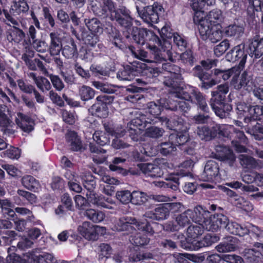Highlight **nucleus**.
Instances as JSON below:
<instances>
[{"label": "nucleus", "instance_id": "nucleus-1", "mask_svg": "<svg viewBox=\"0 0 263 263\" xmlns=\"http://www.w3.org/2000/svg\"><path fill=\"white\" fill-rule=\"evenodd\" d=\"M132 36L134 42L137 44L144 45L146 44L155 62L160 63L169 60L174 62L172 52L170 50H160L157 45H161L162 41L153 31L134 27L133 28Z\"/></svg>", "mask_w": 263, "mask_h": 263}, {"label": "nucleus", "instance_id": "nucleus-2", "mask_svg": "<svg viewBox=\"0 0 263 263\" xmlns=\"http://www.w3.org/2000/svg\"><path fill=\"white\" fill-rule=\"evenodd\" d=\"M229 91L227 84L218 85L215 90L211 92L210 105L216 116L221 119L227 118L232 110L230 94L227 96Z\"/></svg>", "mask_w": 263, "mask_h": 263}, {"label": "nucleus", "instance_id": "nucleus-3", "mask_svg": "<svg viewBox=\"0 0 263 263\" xmlns=\"http://www.w3.org/2000/svg\"><path fill=\"white\" fill-rule=\"evenodd\" d=\"M218 60L206 59L200 62V64L193 68V76L201 81L199 85L202 89L207 90L217 84L214 79H212L213 71L211 68L216 66Z\"/></svg>", "mask_w": 263, "mask_h": 263}, {"label": "nucleus", "instance_id": "nucleus-4", "mask_svg": "<svg viewBox=\"0 0 263 263\" xmlns=\"http://www.w3.org/2000/svg\"><path fill=\"white\" fill-rule=\"evenodd\" d=\"M189 135L186 133H174L170 135L167 142L161 143L159 150L161 154L167 156L176 151V146L184 144L189 140Z\"/></svg>", "mask_w": 263, "mask_h": 263}, {"label": "nucleus", "instance_id": "nucleus-5", "mask_svg": "<svg viewBox=\"0 0 263 263\" xmlns=\"http://www.w3.org/2000/svg\"><path fill=\"white\" fill-rule=\"evenodd\" d=\"M184 239L180 241L181 247L186 250L193 251L198 250L199 249L207 247L212 245V244L217 242L220 239L218 235L215 234H208L204 236L202 239L200 240L187 239L184 238L182 234L179 235L178 237Z\"/></svg>", "mask_w": 263, "mask_h": 263}, {"label": "nucleus", "instance_id": "nucleus-6", "mask_svg": "<svg viewBox=\"0 0 263 263\" xmlns=\"http://www.w3.org/2000/svg\"><path fill=\"white\" fill-rule=\"evenodd\" d=\"M136 9L138 15L144 22L152 25L158 22L163 7L160 4L156 3L153 5L141 7L136 4Z\"/></svg>", "mask_w": 263, "mask_h": 263}, {"label": "nucleus", "instance_id": "nucleus-7", "mask_svg": "<svg viewBox=\"0 0 263 263\" xmlns=\"http://www.w3.org/2000/svg\"><path fill=\"white\" fill-rule=\"evenodd\" d=\"M109 18L125 29H129L133 25V19L131 16V12L123 5L119 6L113 13L109 15Z\"/></svg>", "mask_w": 263, "mask_h": 263}, {"label": "nucleus", "instance_id": "nucleus-8", "mask_svg": "<svg viewBox=\"0 0 263 263\" xmlns=\"http://www.w3.org/2000/svg\"><path fill=\"white\" fill-rule=\"evenodd\" d=\"M236 112L239 118L250 115L254 119H261L260 114L263 113V107L262 105H252L245 102H239L236 104Z\"/></svg>", "mask_w": 263, "mask_h": 263}, {"label": "nucleus", "instance_id": "nucleus-9", "mask_svg": "<svg viewBox=\"0 0 263 263\" xmlns=\"http://www.w3.org/2000/svg\"><path fill=\"white\" fill-rule=\"evenodd\" d=\"M190 175V172L181 170L176 173L171 174L165 178L166 181H158L156 185L159 187L169 188L174 191L179 190V180L184 177Z\"/></svg>", "mask_w": 263, "mask_h": 263}, {"label": "nucleus", "instance_id": "nucleus-10", "mask_svg": "<svg viewBox=\"0 0 263 263\" xmlns=\"http://www.w3.org/2000/svg\"><path fill=\"white\" fill-rule=\"evenodd\" d=\"M161 125L165 126L167 129L175 131V133L182 132L186 133V127L184 126L185 121L178 115L173 114L171 115L170 119L166 117H159V122Z\"/></svg>", "mask_w": 263, "mask_h": 263}, {"label": "nucleus", "instance_id": "nucleus-11", "mask_svg": "<svg viewBox=\"0 0 263 263\" xmlns=\"http://www.w3.org/2000/svg\"><path fill=\"white\" fill-rule=\"evenodd\" d=\"M248 52L245 50V44L243 43L232 48L226 55L227 61L234 63L239 61V68H243L246 62Z\"/></svg>", "mask_w": 263, "mask_h": 263}, {"label": "nucleus", "instance_id": "nucleus-12", "mask_svg": "<svg viewBox=\"0 0 263 263\" xmlns=\"http://www.w3.org/2000/svg\"><path fill=\"white\" fill-rule=\"evenodd\" d=\"M215 149V152L212 153L214 158L230 166H233L236 161V157L232 150L223 145H216Z\"/></svg>", "mask_w": 263, "mask_h": 263}, {"label": "nucleus", "instance_id": "nucleus-13", "mask_svg": "<svg viewBox=\"0 0 263 263\" xmlns=\"http://www.w3.org/2000/svg\"><path fill=\"white\" fill-rule=\"evenodd\" d=\"M29 10V7L25 2H20L15 3L11 7L9 11L4 9L3 13L5 18L8 21L11 23L14 26H18V22L13 16H16L20 14L21 12H26Z\"/></svg>", "mask_w": 263, "mask_h": 263}, {"label": "nucleus", "instance_id": "nucleus-14", "mask_svg": "<svg viewBox=\"0 0 263 263\" xmlns=\"http://www.w3.org/2000/svg\"><path fill=\"white\" fill-rule=\"evenodd\" d=\"M219 165L214 160H209L205 164L201 178L204 181H212L219 177Z\"/></svg>", "mask_w": 263, "mask_h": 263}, {"label": "nucleus", "instance_id": "nucleus-15", "mask_svg": "<svg viewBox=\"0 0 263 263\" xmlns=\"http://www.w3.org/2000/svg\"><path fill=\"white\" fill-rule=\"evenodd\" d=\"M211 216L208 210L201 205L195 206L192 210V220L195 223L205 225V227L210 222Z\"/></svg>", "mask_w": 263, "mask_h": 263}, {"label": "nucleus", "instance_id": "nucleus-16", "mask_svg": "<svg viewBox=\"0 0 263 263\" xmlns=\"http://www.w3.org/2000/svg\"><path fill=\"white\" fill-rule=\"evenodd\" d=\"M81 39L84 44L91 47H96V45L99 50L96 49V51H101L104 48L102 43L100 42V37L92 32L86 30L85 28L81 29Z\"/></svg>", "mask_w": 263, "mask_h": 263}, {"label": "nucleus", "instance_id": "nucleus-17", "mask_svg": "<svg viewBox=\"0 0 263 263\" xmlns=\"http://www.w3.org/2000/svg\"><path fill=\"white\" fill-rule=\"evenodd\" d=\"M141 72V66L133 64L126 65L117 74L118 79L123 81H131Z\"/></svg>", "mask_w": 263, "mask_h": 263}, {"label": "nucleus", "instance_id": "nucleus-18", "mask_svg": "<svg viewBox=\"0 0 263 263\" xmlns=\"http://www.w3.org/2000/svg\"><path fill=\"white\" fill-rule=\"evenodd\" d=\"M208 225L205 230L207 231H215L220 228L226 229L229 222L228 217L222 214H217L211 215Z\"/></svg>", "mask_w": 263, "mask_h": 263}, {"label": "nucleus", "instance_id": "nucleus-19", "mask_svg": "<svg viewBox=\"0 0 263 263\" xmlns=\"http://www.w3.org/2000/svg\"><path fill=\"white\" fill-rule=\"evenodd\" d=\"M159 122V117H148L144 114H139L130 121V125L139 128L142 130L149 125H154Z\"/></svg>", "mask_w": 263, "mask_h": 263}, {"label": "nucleus", "instance_id": "nucleus-20", "mask_svg": "<svg viewBox=\"0 0 263 263\" xmlns=\"http://www.w3.org/2000/svg\"><path fill=\"white\" fill-rule=\"evenodd\" d=\"M98 226H94L90 222L85 221L80 226L78 230L80 234L86 239L88 240H96L98 238L97 229Z\"/></svg>", "mask_w": 263, "mask_h": 263}, {"label": "nucleus", "instance_id": "nucleus-21", "mask_svg": "<svg viewBox=\"0 0 263 263\" xmlns=\"http://www.w3.org/2000/svg\"><path fill=\"white\" fill-rule=\"evenodd\" d=\"M179 66L173 64L168 71L170 73L171 76L165 78L163 81L164 85L168 87L173 86V85L174 86H176L178 82H182L183 78Z\"/></svg>", "mask_w": 263, "mask_h": 263}, {"label": "nucleus", "instance_id": "nucleus-22", "mask_svg": "<svg viewBox=\"0 0 263 263\" xmlns=\"http://www.w3.org/2000/svg\"><path fill=\"white\" fill-rule=\"evenodd\" d=\"M147 107L149 114L153 116V117H158L162 110L165 108L170 109V103L165 98H161L157 101H152L147 103Z\"/></svg>", "mask_w": 263, "mask_h": 263}, {"label": "nucleus", "instance_id": "nucleus-23", "mask_svg": "<svg viewBox=\"0 0 263 263\" xmlns=\"http://www.w3.org/2000/svg\"><path fill=\"white\" fill-rule=\"evenodd\" d=\"M143 216L145 218L151 220L161 221L167 219L170 215L164 203L160 204L153 211L146 212Z\"/></svg>", "mask_w": 263, "mask_h": 263}, {"label": "nucleus", "instance_id": "nucleus-24", "mask_svg": "<svg viewBox=\"0 0 263 263\" xmlns=\"http://www.w3.org/2000/svg\"><path fill=\"white\" fill-rule=\"evenodd\" d=\"M136 222V218L130 216H123L117 221L115 227L118 231H126L127 233H133L136 229L134 227Z\"/></svg>", "mask_w": 263, "mask_h": 263}, {"label": "nucleus", "instance_id": "nucleus-25", "mask_svg": "<svg viewBox=\"0 0 263 263\" xmlns=\"http://www.w3.org/2000/svg\"><path fill=\"white\" fill-rule=\"evenodd\" d=\"M66 139L72 151L82 152L86 149V144L83 143L76 132H70L68 133L66 136Z\"/></svg>", "mask_w": 263, "mask_h": 263}, {"label": "nucleus", "instance_id": "nucleus-26", "mask_svg": "<svg viewBox=\"0 0 263 263\" xmlns=\"http://www.w3.org/2000/svg\"><path fill=\"white\" fill-rule=\"evenodd\" d=\"M102 2L100 8H98L94 10L95 14L100 17L105 18L109 17V15L117 9L116 4L112 0H102Z\"/></svg>", "mask_w": 263, "mask_h": 263}, {"label": "nucleus", "instance_id": "nucleus-27", "mask_svg": "<svg viewBox=\"0 0 263 263\" xmlns=\"http://www.w3.org/2000/svg\"><path fill=\"white\" fill-rule=\"evenodd\" d=\"M138 166L143 174L152 178L160 177L163 174L162 170L156 164L141 163Z\"/></svg>", "mask_w": 263, "mask_h": 263}, {"label": "nucleus", "instance_id": "nucleus-28", "mask_svg": "<svg viewBox=\"0 0 263 263\" xmlns=\"http://www.w3.org/2000/svg\"><path fill=\"white\" fill-rule=\"evenodd\" d=\"M192 99L191 101L195 103L198 108L204 112L208 113L209 111V108L208 106L205 95L197 89H193L191 90Z\"/></svg>", "mask_w": 263, "mask_h": 263}, {"label": "nucleus", "instance_id": "nucleus-29", "mask_svg": "<svg viewBox=\"0 0 263 263\" xmlns=\"http://www.w3.org/2000/svg\"><path fill=\"white\" fill-rule=\"evenodd\" d=\"M87 200L90 203L99 207L104 208L106 209H111L110 205L108 204L110 202L108 198H105L102 196H99L95 193H86Z\"/></svg>", "mask_w": 263, "mask_h": 263}, {"label": "nucleus", "instance_id": "nucleus-30", "mask_svg": "<svg viewBox=\"0 0 263 263\" xmlns=\"http://www.w3.org/2000/svg\"><path fill=\"white\" fill-rule=\"evenodd\" d=\"M17 117L16 123L23 131L29 133L33 130L34 122L30 117L21 112L17 114Z\"/></svg>", "mask_w": 263, "mask_h": 263}, {"label": "nucleus", "instance_id": "nucleus-31", "mask_svg": "<svg viewBox=\"0 0 263 263\" xmlns=\"http://www.w3.org/2000/svg\"><path fill=\"white\" fill-rule=\"evenodd\" d=\"M89 112L92 116L105 118L108 115V108L105 104L97 101L89 109Z\"/></svg>", "mask_w": 263, "mask_h": 263}, {"label": "nucleus", "instance_id": "nucleus-32", "mask_svg": "<svg viewBox=\"0 0 263 263\" xmlns=\"http://www.w3.org/2000/svg\"><path fill=\"white\" fill-rule=\"evenodd\" d=\"M59 35L57 32H51L49 34L51 42L49 47V51L51 55L59 54L62 50V42Z\"/></svg>", "mask_w": 263, "mask_h": 263}, {"label": "nucleus", "instance_id": "nucleus-33", "mask_svg": "<svg viewBox=\"0 0 263 263\" xmlns=\"http://www.w3.org/2000/svg\"><path fill=\"white\" fill-rule=\"evenodd\" d=\"M226 229L230 233L239 236H243L245 235L248 234L249 232L247 227L242 226L234 221H229Z\"/></svg>", "mask_w": 263, "mask_h": 263}, {"label": "nucleus", "instance_id": "nucleus-34", "mask_svg": "<svg viewBox=\"0 0 263 263\" xmlns=\"http://www.w3.org/2000/svg\"><path fill=\"white\" fill-rule=\"evenodd\" d=\"M235 238L228 237L224 240L216 247V250L219 253H225L234 251L237 248Z\"/></svg>", "mask_w": 263, "mask_h": 263}, {"label": "nucleus", "instance_id": "nucleus-35", "mask_svg": "<svg viewBox=\"0 0 263 263\" xmlns=\"http://www.w3.org/2000/svg\"><path fill=\"white\" fill-rule=\"evenodd\" d=\"M6 36L9 42L19 43L25 37V33L18 27L13 26L7 31Z\"/></svg>", "mask_w": 263, "mask_h": 263}, {"label": "nucleus", "instance_id": "nucleus-36", "mask_svg": "<svg viewBox=\"0 0 263 263\" xmlns=\"http://www.w3.org/2000/svg\"><path fill=\"white\" fill-rule=\"evenodd\" d=\"M182 82H178L176 86H171L168 87L170 88L169 89L170 93L173 96L183 99L186 101H191L192 99L191 92H188L187 91L182 88L180 87V84Z\"/></svg>", "mask_w": 263, "mask_h": 263}, {"label": "nucleus", "instance_id": "nucleus-37", "mask_svg": "<svg viewBox=\"0 0 263 263\" xmlns=\"http://www.w3.org/2000/svg\"><path fill=\"white\" fill-rule=\"evenodd\" d=\"M11 250V248L9 247L7 251L9 255L6 258L7 263H30L29 261L32 260L31 252H27L24 254L23 258H22L16 254H10V252Z\"/></svg>", "mask_w": 263, "mask_h": 263}, {"label": "nucleus", "instance_id": "nucleus-38", "mask_svg": "<svg viewBox=\"0 0 263 263\" xmlns=\"http://www.w3.org/2000/svg\"><path fill=\"white\" fill-rule=\"evenodd\" d=\"M260 4L258 0H255V2H253V7L248 8L247 13L256 22L261 20L263 24V12L261 11Z\"/></svg>", "mask_w": 263, "mask_h": 263}, {"label": "nucleus", "instance_id": "nucleus-39", "mask_svg": "<svg viewBox=\"0 0 263 263\" xmlns=\"http://www.w3.org/2000/svg\"><path fill=\"white\" fill-rule=\"evenodd\" d=\"M223 32L227 36L239 37L243 35L244 28L242 25L234 23L226 27Z\"/></svg>", "mask_w": 263, "mask_h": 263}, {"label": "nucleus", "instance_id": "nucleus-40", "mask_svg": "<svg viewBox=\"0 0 263 263\" xmlns=\"http://www.w3.org/2000/svg\"><path fill=\"white\" fill-rule=\"evenodd\" d=\"M62 54L67 59L78 57V51L77 44L73 39H71L68 44L62 48Z\"/></svg>", "mask_w": 263, "mask_h": 263}, {"label": "nucleus", "instance_id": "nucleus-41", "mask_svg": "<svg viewBox=\"0 0 263 263\" xmlns=\"http://www.w3.org/2000/svg\"><path fill=\"white\" fill-rule=\"evenodd\" d=\"M244 256L249 263H262L263 253L255 249L246 250Z\"/></svg>", "mask_w": 263, "mask_h": 263}, {"label": "nucleus", "instance_id": "nucleus-42", "mask_svg": "<svg viewBox=\"0 0 263 263\" xmlns=\"http://www.w3.org/2000/svg\"><path fill=\"white\" fill-rule=\"evenodd\" d=\"M250 54L258 59L263 55V37L260 40H255L249 45Z\"/></svg>", "mask_w": 263, "mask_h": 263}, {"label": "nucleus", "instance_id": "nucleus-43", "mask_svg": "<svg viewBox=\"0 0 263 263\" xmlns=\"http://www.w3.org/2000/svg\"><path fill=\"white\" fill-rule=\"evenodd\" d=\"M84 22L90 32L100 34L103 32V24L97 18L93 17L91 19L85 18Z\"/></svg>", "mask_w": 263, "mask_h": 263}, {"label": "nucleus", "instance_id": "nucleus-44", "mask_svg": "<svg viewBox=\"0 0 263 263\" xmlns=\"http://www.w3.org/2000/svg\"><path fill=\"white\" fill-rule=\"evenodd\" d=\"M153 255L149 252L143 253L136 250H130L127 257V262H137L140 260L153 258Z\"/></svg>", "mask_w": 263, "mask_h": 263}, {"label": "nucleus", "instance_id": "nucleus-45", "mask_svg": "<svg viewBox=\"0 0 263 263\" xmlns=\"http://www.w3.org/2000/svg\"><path fill=\"white\" fill-rule=\"evenodd\" d=\"M32 259L29 261L30 263H41L45 261L46 263H57V260L53 254L44 253L38 255L32 253Z\"/></svg>", "mask_w": 263, "mask_h": 263}, {"label": "nucleus", "instance_id": "nucleus-46", "mask_svg": "<svg viewBox=\"0 0 263 263\" xmlns=\"http://www.w3.org/2000/svg\"><path fill=\"white\" fill-rule=\"evenodd\" d=\"M214 27L215 25L209 23L206 20L201 21V24L198 25V30L201 39L203 41L207 40Z\"/></svg>", "mask_w": 263, "mask_h": 263}, {"label": "nucleus", "instance_id": "nucleus-47", "mask_svg": "<svg viewBox=\"0 0 263 263\" xmlns=\"http://www.w3.org/2000/svg\"><path fill=\"white\" fill-rule=\"evenodd\" d=\"M78 95L82 101H88L95 97V91L90 86L83 85L79 87Z\"/></svg>", "mask_w": 263, "mask_h": 263}, {"label": "nucleus", "instance_id": "nucleus-48", "mask_svg": "<svg viewBox=\"0 0 263 263\" xmlns=\"http://www.w3.org/2000/svg\"><path fill=\"white\" fill-rule=\"evenodd\" d=\"M21 182L25 188L33 192H35L40 187L39 182L30 175H26L22 177Z\"/></svg>", "mask_w": 263, "mask_h": 263}, {"label": "nucleus", "instance_id": "nucleus-49", "mask_svg": "<svg viewBox=\"0 0 263 263\" xmlns=\"http://www.w3.org/2000/svg\"><path fill=\"white\" fill-rule=\"evenodd\" d=\"M161 37L162 40H160L162 41L161 45H157V47H161L162 49L161 50H165L164 49L163 46L167 43V39H174V35L177 34V33H175L173 31V30L171 28V27L168 25H165L163 26L161 31L159 32Z\"/></svg>", "mask_w": 263, "mask_h": 263}, {"label": "nucleus", "instance_id": "nucleus-50", "mask_svg": "<svg viewBox=\"0 0 263 263\" xmlns=\"http://www.w3.org/2000/svg\"><path fill=\"white\" fill-rule=\"evenodd\" d=\"M238 160L241 165L245 168L254 169L258 166L256 160L251 156L241 154L239 156Z\"/></svg>", "mask_w": 263, "mask_h": 263}, {"label": "nucleus", "instance_id": "nucleus-51", "mask_svg": "<svg viewBox=\"0 0 263 263\" xmlns=\"http://www.w3.org/2000/svg\"><path fill=\"white\" fill-rule=\"evenodd\" d=\"M204 229H205V225L200 223L190 226L186 231L188 237L196 238L201 235L203 233Z\"/></svg>", "mask_w": 263, "mask_h": 263}, {"label": "nucleus", "instance_id": "nucleus-52", "mask_svg": "<svg viewBox=\"0 0 263 263\" xmlns=\"http://www.w3.org/2000/svg\"><path fill=\"white\" fill-rule=\"evenodd\" d=\"M84 215L96 223L102 221L105 217L103 212L92 209L87 210L85 212Z\"/></svg>", "mask_w": 263, "mask_h": 263}, {"label": "nucleus", "instance_id": "nucleus-53", "mask_svg": "<svg viewBox=\"0 0 263 263\" xmlns=\"http://www.w3.org/2000/svg\"><path fill=\"white\" fill-rule=\"evenodd\" d=\"M170 103V110L179 111L180 112L186 113L187 112L191 109V106L189 102L184 101H180L178 102H175L174 104Z\"/></svg>", "mask_w": 263, "mask_h": 263}, {"label": "nucleus", "instance_id": "nucleus-54", "mask_svg": "<svg viewBox=\"0 0 263 263\" xmlns=\"http://www.w3.org/2000/svg\"><path fill=\"white\" fill-rule=\"evenodd\" d=\"M223 20V15L222 11L218 9H214L210 11L206 16V20L209 21V23L219 24Z\"/></svg>", "mask_w": 263, "mask_h": 263}, {"label": "nucleus", "instance_id": "nucleus-55", "mask_svg": "<svg viewBox=\"0 0 263 263\" xmlns=\"http://www.w3.org/2000/svg\"><path fill=\"white\" fill-rule=\"evenodd\" d=\"M125 161V159L120 157L114 158L112 163L109 165V168L110 171L115 172L118 174H121L122 175L125 176L127 174V170L118 165L119 164L123 163Z\"/></svg>", "mask_w": 263, "mask_h": 263}, {"label": "nucleus", "instance_id": "nucleus-56", "mask_svg": "<svg viewBox=\"0 0 263 263\" xmlns=\"http://www.w3.org/2000/svg\"><path fill=\"white\" fill-rule=\"evenodd\" d=\"M147 194L143 192L134 191L132 194L131 203L135 205H142L147 201Z\"/></svg>", "mask_w": 263, "mask_h": 263}, {"label": "nucleus", "instance_id": "nucleus-57", "mask_svg": "<svg viewBox=\"0 0 263 263\" xmlns=\"http://www.w3.org/2000/svg\"><path fill=\"white\" fill-rule=\"evenodd\" d=\"M130 241L136 246H144L149 243L150 239L144 234L137 233L130 238Z\"/></svg>", "mask_w": 263, "mask_h": 263}, {"label": "nucleus", "instance_id": "nucleus-58", "mask_svg": "<svg viewBox=\"0 0 263 263\" xmlns=\"http://www.w3.org/2000/svg\"><path fill=\"white\" fill-rule=\"evenodd\" d=\"M192 210L188 209L176 217L177 224L181 227H184L190 223V219H192Z\"/></svg>", "mask_w": 263, "mask_h": 263}, {"label": "nucleus", "instance_id": "nucleus-59", "mask_svg": "<svg viewBox=\"0 0 263 263\" xmlns=\"http://www.w3.org/2000/svg\"><path fill=\"white\" fill-rule=\"evenodd\" d=\"M234 73V69L232 68L228 69H215L213 73L216 79H221L224 81L228 80Z\"/></svg>", "mask_w": 263, "mask_h": 263}, {"label": "nucleus", "instance_id": "nucleus-60", "mask_svg": "<svg viewBox=\"0 0 263 263\" xmlns=\"http://www.w3.org/2000/svg\"><path fill=\"white\" fill-rule=\"evenodd\" d=\"M83 186L87 190L86 193H95L96 187V178L92 175L85 176L83 179Z\"/></svg>", "mask_w": 263, "mask_h": 263}, {"label": "nucleus", "instance_id": "nucleus-61", "mask_svg": "<svg viewBox=\"0 0 263 263\" xmlns=\"http://www.w3.org/2000/svg\"><path fill=\"white\" fill-rule=\"evenodd\" d=\"M173 43L180 51H185L188 48L189 43L186 37L178 33L174 35Z\"/></svg>", "mask_w": 263, "mask_h": 263}, {"label": "nucleus", "instance_id": "nucleus-62", "mask_svg": "<svg viewBox=\"0 0 263 263\" xmlns=\"http://www.w3.org/2000/svg\"><path fill=\"white\" fill-rule=\"evenodd\" d=\"M148 146H145L142 148L140 150V153L138 151H134L133 152L132 157L133 159L136 161H143L145 160L144 156L151 157L153 156V153L148 151Z\"/></svg>", "mask_w": 263, "mask_h": 263}, {"label": "nucleus", "instance_id": "nucleus-63", "mask_svg": "<svg viewBox=\"0 0 263 263\" xmlns=\"http://www.w3.org/2000/svg\"><path fill=\"white\" fill-rule=\"evenodd\" d=\"M230 43L228 39H225L221 41L219 44L215 46L214 48V54L217 57H220L230 48Z\"/></svg>", "mask_w": 263, "mask_h": 263}, {"label": "nucleus", "instance_id": "nucleus-64", "mask_svg": "<svg viewBox=\"0 0 263 263\" xmlns=\"http://www.w3.org/2000/svg\"><path fill=\"white\" fill-rule=\"evenodd\" d=\"M180 60L181 62L185 65L193 66L196 62V59L194 57L193 52L191 50H185L180 55Z\"/></svg>", "mask_w": 263, "mask_h": 263}]
</instances>
